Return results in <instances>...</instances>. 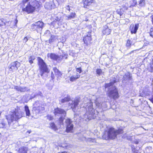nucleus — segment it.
Returning a JSON list of instances; mask_svg holds the SVG:
<instances>
[{
	"instance_id": "obj_32",
	"label": "nucleus",
	"mask_w": 153,
	"mask_h": 153,
	"mask_svg": "<svg viewBox=\"0 0 153 153\" xmlns=\"http://www.w3.org/2000/svg\"><path fill=\"white\" fill-rule=\"evenodd\" d=\"M50 127L54 131L57 130V128L56 125L53 123H51L50 124Z\"/></svg>"
},
{
	"instance_id": "obj_61",
	"label": "nucleus",
	"mask_w": 153,
	"mask_h": 153,
	"mask_svg": "<svg viewBox=\"0 0 153 153\" xmlns=\"http://www.w3.org/2000/svg\"><path fill=\"white\" fill-rule=\"evenodd\" d=\"M1 135V133H0V135Z\"/></svg>"
},
{
	"instance_id": "obj_17",
	"label": "nucleus",
	"mask_w": 153,
	"mask_h": 153,
	"mask_svg": "<svg viewBox=\"0 0 153 153\" xmlns=\"http://www.w3.org/2000/svg\"><path fill=\"white\" fill-rule=\"evenodd\" d=\"M91 40V33H88V34L84 38V42L85 44L87 45L88 43H89Z\"/></svg>"
},
{
	"instance_id": "obj_13",
	"label": "nucleus",
	"mask_w": 153,
	"mask_h": 153,
	"mask_svg": "<svg viewBox=\"0 0 153 153\" xmlns=\"http://www.w3.org/2000/svg\"><path fill=\"white\" fill-rule=\"evenodd\" d=\"M54 113L56 116H59L62 115L64 116V117H65L66 114V111L65 110L59 108L54 109Z\"/></svg>"
},
{
	"instance_id": "obj_11",
	"label": "nucleus",
	"mask_w": 153,
	"mask_h": 153,
	"mask_svg": "<svg viewBox=\"0 0 153 153\" xmlns=\"http://www.w3.org/2000/svg\"><path fill=\"white\" fill-rule=\"evenodd\" d=\"M33 110L36 111V113L39 114L44 110V108L40 105L38 101H36L33 105Z\"/></svg>"
},
{
	"instance_id": "obj_29",
	"label": "nucleus",
	"mask_w": 153,
	"mask_h": 153,
	"mask_svg": "<svg viewBox=\"0 0 153 153\" xmlns=\"http://www.w3.org/2000/svg\"><path fill=\"white\" fill-rule=\"evenodd\" d=\"M62 13H58L56 15L54 16V18L57 21H60L61 18V16L62 15Z\"/></svg>"
},
{
	"instance_id": "obj_53",
	"label": "nucleus",
	"mask_w": 153,
	"mask_h": 153,
	"mask_svg": "<svg viewBox=\"0 0 153 153\" xmlns=\"http://www.w3.org/2000/svg\"><path fill=\"white\" fill-rule=\"evenodd\" d=\"M5 23H7V25H8V24H9V25H10V24H11V22H10V21H7V22H6V21H5Z\"/></svg>"
},
{
	"instance_id": "obj_7",
	"label": "nucleus",
	"mask_w": 153,
	"mask_h": 153,
	"mask_svg": "<svg viewBox=\"0 0 153 153\" xmlns=\"http://www.w3.org/2000/svg\"><path fill=\"white\" fill-rule=\"evenodd\" d=\"M44 24L43 22L39 21L31 25V29L33 30H36L37 32L39 33L42 29Z\"/></svg>"
},
{
	"instance_id": "obj_21",
	"label": "nucleus",
	"mask_w": 153,
	"mask_h": 153,
	"mask_svg": "<svg viewBox=\"0 0 153 153\" xmlns=\"http://www.w3.org/2000/svg\"><path fill=\"white\" fill-rule=\"evenodd\" d=\"M111 31V30L108 28V26L106 25L103 27L102 33L104 35H108L110 34Z\"/></svg>"
},
{
	"instance_id": "obj_38",
	"label": "nucleus",
	"mask_w": 153,
	"mask_h": 153,
	"mask_svg": "<svg viewBox=\"0 0 153 153\" xmlns=\"http://www.w3.org/2000/svg\"><path fill=\"white\" fill-rule=\"evenodd\" d=\"M30 38L29 36H27L25 37L23 39V42H26Z\"/></svg>"
},
{
	"instance_id": "obj_26",
	"label": "nucleus",
	"mask_w": 153,
	"mask_h": 153,
	"mask_svg": "<svg viewBox=\"0 0 153 153\" xmlns=\"http://www.w3.org/2000/svg\"><path fill=\"white\" fill-rule=\"evenodd\" d=\"M27 148L24 146L20 147L19 149V153H27Z\"/></svg>"
},
{
	"instance_id": "obj_5",
	"label": "nucleus",
	"mask_w": 153,
	"mask_h": 153,
	"mask_svg": "<svg viewBox=\"0 0 153 153\" xmlns=\"http://www.w3.org/2000/svg\"><path fill=\"white\" fill-rule=\"evenodd\" d=\"M39 3L36 0L33 1H30L25 8H22V11L28 13L33 12L36 8H38L39 6Z\"/></svg>"
},
{
	"instance_id": "obj_37",
	"label": "nucleus",
	"mask_w": 153,
	"mask_h": 153,
	"mask_svg": "<svg viewBox=\"0 0 153 153\" xmlns=\"http://www.w3.org/2000/svg\"><path fill=\"white\" fill-rule=\"evenodd\" d=\"M137 4V1L136 0H133L130 7H134Z\"/></svg>"
},
{
	"instance_id": "obj_48",
	"label": "nucleus",
	"mask_w": 153,
	"mask_h": 153,
	"mask_svg": "<svg viewBox=\"0 0 153 153\" xmlns=\"http://www.w3.org/2000/svg\"><path fill=\"white\" fill-rule=\"evenodd\" d=\"M29 0H23L22 1V3L25 5V4Z\"/></svg>"
},
{
	"instance_id": "obj_16",
	"label": "nucleus",
	"mask_w": 153,
	"mask_h": 153,
	"mask_svg": "<svg viewBox=\"0 0 153 153\" xmlns=\"http://www.w3.org/2000/svg\"><path fill=\"white\" fill-rule=\"evenodd\" d=\"M139 27V24H136L134 26V24L130 25L129 30L132 34L136 33Z\"/></svg>"
},
{
	"instance_id": "obj_60",
	"label": "nucleus",
	"mask_w": 153,
	"mask_h": 153,
	"mask_svg": "<svg viewBox=\"0 0 153 153\" xmlns=\"http://www.w3.org/2000/svg\"><path fill=\"white\" fill-rule=\"evenodd\" d=\"M86 21H88V20H85Z\"/></svg>"
},
{
	"instance_id": "obj_20",
	"label": "nucleus",
	"mask_w": 153,
	"mask_h": 153,
	"mask_svg": "<svg viewBox=\"0 0 153 153\" xmlns=\"http://www.w3.org/2000/svg\"><path fill=\"white\" fill-rule=\"evenodd\" d=\"M54 6V4L52 1L46 3L45 5V8L47 9H51L53 8Z\"/></svg>"
},
{
	"instance_id": "obj_47",
	"label": "nucleus",
	"mask_w": 153,
	"mask_h": 153,
	"mask_svg": "<svg viewBox=\"0 0 153 153\" xmlns=\"http://www.w3.org/2000/svg\"><path fill=\"white\" fill-rule=\"evenodd\" d=\"M132 151L134 153H138V150H136L135 148H132Z\"/></svg>"
},
{
	"instance_id": "obj_2",
	"label": "nucleus",
	"mask_w": 153,
	"mask_h": 153,
	"mask_svg": "<svg viewBox=\"0 0 153 153\" xmlns=\"http://www.w3.org/2000/svg\"><path fill=\"white\" fill-rule=\"evenodd\" d=\"M83 102L84 104V105L83 106L85 107L87 111L86 113L84 115L83 118L86 120H90L95 119L99 113V112L97 110L95 111L93 108V103L91 100L88 99L87 97H85L84 99Z\"/></svg>"
},
{
	"instance_id": "obj_39",
	"label": "nucleus",
	"mask_w": 153,
	"mask_h": 153,
	"mask_svg": "<svg viewBox=\"0 0 153 153\" xmlns=\"http://www.w3.org/2000/svg\"><path fill=\"white\" fill-rule=\"evenodd\" d=\"M145 0H140L139 2V4L141 6H143L145 5Z\"/></svg>"
},
{
	"instance_id": "obj_45",
	"label": "nucleus",
	"mask_w": 153,
	"mask_h": 153,
	"mask_svg": "<svg viewBox=\"0 0 153 153\" xmlns=\"http://www.w3.org/2000/svg\"><path fill=\"white\" fill-rule=\"evenodd\" d=\"M76 71L79 73H81L82 70L81 68H76Z\"/></svg>"
},
{
	"instance_id": "obj_42",
	"label": "nucleus",
	"mask_w": 153,
	"mask_h": 153,
	"mask_svg": "<svg viewBox=\"0 0 153 153\" xmlns=\"http://www.w3.org/2000/svg\"><path fill=\"white\" fill-rule=\"evenodd\" d=\"M121 9H118L117 11V14L120 15V16H121L123 14L122 12L121 11Z\"/></svg>"
},
{
	"instance_id": "obj_50",
	"label": "nucleus",
	"mask_w": 153,
	"mask_h": 153,
	"mask_svg": "<svg viewBox=\"0 0 153 153\" xmlns=\"http://www.w3.org/2000/svg\"><path fill=\"white\" fill-rule=\"evenodd\" d=\"M72 70V68H68V73H69Z\"/></svg>"
},
{
	"instance_id": "obj_25",
	"label": "nucleus",
	"mask_w": 153,
	"mask_h": 153,
	"mask_svg": "<svg viewBox=\"0 0 153 153\" xmlns=\"http://www.w3.org/2000/svg\"><path fill=\"white\" fill-rule=\"evenodd\" d=\"M58 36L54 35H51V37L49 40V42L51 43L52 42L56 41L58 40Z\"/></svg>"
},
{
	"instance_id": "obj_6",
	"label": "nucleus",
	"mask_w": 153,
	"mask_h": 153,
	"mask_svg": "<svg viewBox=\"0 0 153 153\" xmlns=\"http://www.w3.org/2000/svg\"><path fill=\"white\" fill-rule=\"evenodd\" d=\"M37 59L38 62V65L40 70V74L42 76L44 73L48 72L49 71L46 64L43 59L39 57H38Z\"/></svg>"
},
{
	"instance_id": "obj_27",
	"label": "nucleus",
	"mask_w": 153,
	"mask_h": 153,
	"mask_svg": "<svg viewBox=\"0 0 153 153\" xmlns=\"http://www.w3.org/2000/svg\"><path fill=\"white\" fill-rule=\"evenodd\" d=\"M53 71L55 73V74L58 77L61 76L62 75L61 73L59 71L58 69H57L56 67L53 68Z\"/></svg>"
},
{
	"instance_id": "obj_35",
	"label": "nucleus",
	"mask_w": 153,
	"mask_h": 153,
	"mask_svg": "<svg viewBox=\"0 0 153 153\" xmlns=\"http://www.w3.org/2000/svg\"><path fill=\"white\" fill-rule=\"evenodd\" d=\"M45 35L47 36H50L51 35L50 31L49 30H47L45 32Z\"/></svg>"
},
{
	"instance_id": "obj_55",
	"label": "nucleus",
	"mask_w": 153,
	"mask_h": 153,
	"mask_svg": "<svg viewBox=\"0 0 153 153\" xmlns=\"http://www.w3.org/2000/svg\"><path fill=\"white\" fill-rule=\"evenodd\" d=\"M151 19H152V23H153V15H152L151 16Z\"/></svg>"
},
{
	"instance_id": "obj_57",
	"label": "nucleus",
	"mask_w": 153,
	"mask_h": 153,
	"mask_svg": "<svg viewBox=\"0 0 153 153\" xmlns=\"http://www.w3.org/2000/svg\"><path fill=\"white\" fill-rule=\"evenodd\" d=\"M16 23H17V22H18V21H17V20L16 19Z\"/></svg>"
},
{
	"instance_id": "obj_40",
	"label": "nucleus",
	"mask_w": 153,
	"mask_h": 153,
	"mask_svg": "<svg viewBox=\"0 0 153 153\" xmlns=\"http://www.w3.org/2000/svg\"><path fill=\"white\" fill-rule=\"evenodd\" d=\"M97 74L100 76L102 72V70L100 69H98L96 71Z\"/></svg>"
},
{
	"instance_id": "obj_4",
	"label": "nucleus",
	"mask_w": 153,
	"mask_h": 153,
	"mask_svg": "<svg viewBox=\"0 0 153 153\" xmlns=\"http://www.w3.org/2000/svg\"><path fill=\"white\" fill-rule=\"evenodd\" d=\"M123 132V130L122 129H119L116 130L113 128H110L107 132L106 131L104 133L102 137L105 140L114 139L116 137L117 134L122 133Z\"/></svg>"
},
{
	"instance_id": "obj_31",
	"label": "nucleus",
	"mask_w": 153,
	"mask_h": 153,
	"mask_svg": "<svg viewBox=\"0 0 153 153\" xmlns=\"http://www.w3.org/2000/svg\"><path fill=\"white\" fill-rule=\"evenodd\" d=\"M5 20L3 19H0V25L3 26L4 25L8 27L10 26V25H7V23H5Z\"/></svg>"
},
{
	"instance_id": "obj_43",
	"label": "nucleus",
	"mask_w": 153,
	"mask_h": 153,
	"mask_svg": "<svg viewBox=\"0 0 153 153\" xmlns=\"http://www.w3.org/2000/svg\"><path fill=\"white\" fill-rule=\"evenodd\" d=\"M150 36L153 38V28H151L149 32Z\"/></svg>"
},
{
	"instance_id": "obj_56",
	"label": "nucleus",
	"mask_w": 153,
	"mask_h": 153,
	"mask_svg": "<svg viewBox=\"0 0 153 153\" xmlns=\"http://www.w3.org/2000/svg\"><path fill=\"white\" fill-rule=\"evenodd\" d=\"M41 1H42L43 2H44L45 0H40Z\"/></svg>"
},
{
	"instance_id": "obj_24",
	"label": "nucleus",
	"mask_w": 153,
	"mask_h": 153,
	"mask_svg": "<svg viewBox=\"0 0 153 153\" xmlns=\"http://www.w3.org/2000/svg\"><path fill=\"white\" fill-rule=\"evenodd\" d=\"M76 16V14L75 12H71L70 14L66 16V20H69L73 19Z\"/></svg>"
},
{
	"instance_id": "obj_49",
	"label": "nucleus",
	"mask_w": 153,
	"mask_h": 153,
	"mask_svg": "<svg viewBox=\"0 0 153 153\" xmlns=\"http://www.w3.org/2000/svg\"><path fill=\"white\" fill-rule=\"evenodd\" d=\"M68 55L66 54H64V55L60 56H64L62 58V59L63 58H65V59H66Z\"/></svg>"
},
{
	"instance_id": "obj_44",
	"label": "nucleus",
	"mask_w": 153,
	"mask_h": 153,
	"mask_svg": "<svg viewBox=\"0 0 153 153\" xmlns=\"http://www.w3.org/2000/svg\"><path fill=\"white\" fill-rule=\"evenodd\" d=\"M149 100L153 103V91L152 92V96L149 98Z\"/></svg>"
},
{
	"instance_id": "obj_8",
	"label": "nucleus",
	"mask_w": 153,
	"mask_h": 153,
	"mask_svg": "<svg viewBox=\"0 0 153 153\" xmlns=\"http://www.w3.org/2000/svg\"><path fill=\"white\" fill-rule=\"evenodd\" d=\"M20 65V63L18 61L13 62L8 66L9 70L11 72H15L17 70Z\"/></svg>"
},
{
	"instance_id": "obj_18",
	"label": "nucleus",
	"mask_w": 153,
	"mask_h": 153,
	"mask_svg": "<svg viewBox=\"0 0 153 153\" xmlns=\"http://www.w3.org/2000/svg\"><path fill=\"white\" fill-rule=\"evenodd\" d=\"M100 98H97L96 99L95 101V104L97 107V108L100 109L102 107V105H104L105 104V102H104L102 103L100 101Z\"/></svg>"
},
{
	"instance_id": "obj_19",
	"label": "nucleus",
	"mask_w": 153,
	"mask_h": 153,
	"mask_svg": "<svg viewBox=\"0 0 153 153\" xmlns=\"http://www.w3.org/2000/svg\"><path fill=\"white\" fill-rule=\"evenodd\" d=\"M14 88L17 91L20 92H24L28 90V89L26 87H21L17 86H14Z\"/></svg>"
},
{
	"instance_id": "obj_51",
	"label": "nucleus",
	"mask_w": 153,
	"mask_h": 153,
	"mask_svg": "<svg viewBox=\"0 0 153 153\" xmlns=\"http://www.w3.org/2000/svg\"><path fill=\"white\" fill-rule=\"evenodd\" d=\"M51 77L52 79H54V76L53 74V73L52 72L51 74Z\"/></svg>"
},
{
	"instance_id": "obj_10",
	"label": "nucleus",
	"mask_w": 153,
	"mask_h": 153,
	"mask_svg": "<svg viewBox=\"0 0 153 153\" xmlns=\"http://www.w3.org/2000/svg\"><path fill=\"white\" fill-rule=\"evenodd\" d=\"M77 136L79 140H86L87 142L90 143L92 144H93V143L96 142V140L95 139H92L89 138L87 139L81 133L78 134Z\"/></svg>"
},
{
	"instance_id": "obj_52",
	"label": "nucleus",
	"mask_w": 153,
	"mask_h": 153,
	"mask_svg": "<svg viewBox=\"0 0 153 153\" xmlns=\"http://www.w3.org/2000/svg\"><path fill=\"white\" fill-rule=\"evenodd\" d=\"M139 142L137 140H135L134 141V143L136 144H137Z\"/></svg>"
},
{
	"instance_id": "obj_36",
	"label": "nucleus",
	"mask_w": 153,
	"mask_h": 153,
	"mask_svg": "<svg viewBox=\"0 0 153 153\" xmlns=\"http://www.w3.org/2000/svg\"><path fill=\"white\" fill-rule=\"evenodd\" d=\"M65 117H64V116L62 115L59 118V122L61 124L62 123L63 121L65 119Z\"/></svg>"
},
{
	"instance_id": "obj_14",
	"label": "nucleus",
	"mask_w": 153,
	"mask_h": 153,
	"mask_svg": "<svg viewBox=\"0 0 153 153\" xmlns=\"http://www.w3.org/2000/svg\"><path fill=\"white\" fill-rule=\"evenodd\" d=\"M80 100V99L79 98H76L74 101H72L71 103L70 102L69 103V106H71V108H72V109L74 111V109L76 108L78 105Z\"/></svg>"
},
{
	"instance_id": "obj_12",
	"label": "nucleus",
	"mask_w": 153,
	"mask_h": 153,
	"mask_svg": "<svg viewBox=\"0 0 153 153\" xmlns=\"http://www.w3.org/2000/svg\"><path fill=\"white\" fill-rule=\"evenodd\" d=\"M132 81L131 75L129 72L125 73L123 76V82L125 83L131 82Z\"/></svg>"
},
{
	"instance_id": "obj_30",
	"label": "nucleus",
	"mask_w": 153,
	"mask_h": 153,
	"mask_svg": "<svg viewBox=\"0 0 153 153\" xmlns=\"http://www.w3.org/2000/svg\"><path fill=\"white\" fill-rule=\"evenodd\" d=\"M70 100L69 97H65L64 98L62 99L61 101H60V104L64 103L69 101Z\"/></svg>"
},
{
	"instance_id": "obj_28",
	"label": "nucleus",
	"mask_w": 153,
	"mask_h": 153,
	"mask_svg": "<svg viewBox=\"0 0 153 153\" xmlns=\"http://www.w3.org/2000/svg\"><path fill=\"white\" fill-rule=\"evenodd\" d=\"M25 112L26 116L29 117L30 115V113L28 107L26 105L25 106Z\"/></svg>"
},
{
	"instance_id": "obj_1",
	"label": "nucleus",
	"mask_w": 153,
	"mask_h": 153,
	"mask_svg": "<svg viewBox=\"0 0 153 153\" xmlns=\"http://www.w3.org/2000/svg\"><path fill=\"white\" fill-rule=\"evenodd\" d=\"M24 114L21 110L16 109L15 111L10 112L9 115L7 116L6 118L8 121V125L5 126V124L2 123L1 124L2 126H0L1 127L4 128L7 130H11L14 128L13 126L14 125L13 121H16L23 116Z\"/></svg>"
},
{
	"instance_id": "obj_54",
	"label": "nucleus",
	"mask_w": 153,
	"mask_h": 153,
	"mask_svg": "<svg viewBox=\"0 0 153 153\" xmlns=\"http://www.w3.org/2000/svg\"><path fill=\"white\" fill-rule=\"evenodd\" d=\"M31 132V130H29L27 131L26 133H28V134H29Z\"/></svg>"
},
{
	"instance_id": "obj_41",
	"label": "nucleus",
	"mask_w": 153,
	"mask_h": 153,
	"mask_svg": "<svg viewBox=\"0 0 153 153\" xmlns=\"http://www.w3.org/2000/svg\"><path fill=\"white\" fill-rule=\"evenodd\" d=\"M47 119L50 120H52L53 119V117L50 115H48L47 116Z\"/></svg>"
},
{
	"instance_id": "obj_3",
	"label": "nucleus",
	"mask_w": 153,
	"mask_h": 153,
	"mask_svg": "<svg viewBox=\"0 0 153 153\" xmlns=\"http://www.w3.org/2000/svg\"><path fill=\"white\" fill-rule=\"evenodd\" d=\"M117 81V80L116 79L109 83L106 84L105 85V88H108L109 89L108 91V96L110 98H113L114 99L119 97L118 92L117 89L115 86H113V84Z\"/></svg>"
},
{
	"instance_id": "obj_15",
	"label": "nucleus",
	"mask_w": 153,
	"mask_h": 153,
	"mask_svg": "<svg viewBox=\"0 0 153 153\" xmlns=\"http://www.w3.org/2000/svg\"><path fill=\"white\" fill-rule=\"evenodd\" d=\"M47 56L48 57H50L51 59L54 60H58L59 61L62 60V58L64 56H59L53 53H48L47 54Z\"/></svg>"
},
{
	"instance_id": "obj_58",
	"label": "nucleus",
	"mask_w": 153,
	"mask_h": 153,
	"mask_svg": "<svg viewBox=\"0 0 153 153\" xmlns=\"http://www.w3.org/2000/svg\"><path fill=\"white\" fill-rule=\"evenodd\" d=\"M152 64H153V59H152Z\"/></svg>"
},
{
	"instance_id": "obj_59",
	"label": "nucleus",
	"mask_w": 153,
	"mask_h": 153,
	"mask_svg": "<svg viewBox=\"0 0 153 153\" xmlns=\"http://www.w3.org/2000/svg\"><path fill=\"white\" fill-rule=\"evenodd\" d=\"M61 147H64L63 146H62V145L61 146Z\"/></svg>"
},
{
	"instance_id": "obj_46",
	"label": "nucleus",
	"mask_w": 153,
	"mask_h": 153,
	"mask_svg": "<svg viewBox=\"0 0 153 153\" xmlns=\"http://www.w3.org/2000/svg\"><path fill=\"white\" fill-rule=\"evenodd\" d=\"M70 6L69 5H66L65 7L66 9L68 10L69 12L70 11Z\"/></svg>"
},
{
	"instance_id": "obj_34",
	"label": "nucleus",
	"mask_w": 153,
	"mask_h": 153,
	"mask_svg": "<svg viewBox=\"0 0 153 153\" xmlns=\"http://www.w3.org/2000/svg\"><path fill=\"white\" fill-rule=\"evenodd\" d=\"M134 44V43H133L132 42V41L130 40H128L127 41L126 46L127 47H130L132 44Z\"/></svg>"
},
{
	"instance_id": "obj_33",
	"label": "nucleus",
	"mask_w": 153,
	"mask_h": 153,
	"mask_svg": "<svg viewBox=\"0 0 153 153\" xmlns=\"http://www.w3.org/2000/svg\"><path fill=\"white\" fill-rule=\"evenodd\" d=\"M35 59V56H30L28 59L29 62L30 64H32L33 63V61Z\"/></svg>"
},
{
	"instance_id": "obj_22",
	"label": "nucleus",
	"mask_w": 153,
	"mask_h": 153,
	"mask_svg": "<svg viewBox=\"0 0 153 153\" xmlns=\"http://www.w3.org/2000/svg\"><path fill=\"white\" fill-rule=\"evenodd\" d=\"M80 75L78 73H76L75 75L69 76L70 81L73 82L75 81L80 77Z\"/></svg>"
},
{
	"instance_id": "obj_23",
	"label": "nucleus",
	"mask_w": 153,
	"mask_h": 153,
	"mask_svg": "<svg viewBox=\"0 0 153 153\" xmlns=\"http://www.w3.org/2000/svg\"><path fill=\"white\" fill-rule=\"evenodd\" d=\"M83 1L85 7L89 6L92 3H95V1L94 0H83Z\"/></svg>"
},
{
	"instance_id": "obj_9",
	"label": "nucleus",
	"mask_w": 153,
	"mask_h": 153,
	"mask_svg": "<svg viewBox=\"0 0 153 153\" xmlns=\"http://www.w3.org/2000/svg\"><path fill=\"white\" fill-rule=\"evenodd\" d=\"M66 131L67 132H71L73 129L74 126L72 124V121L70 119L65 120Z\"/></svg>"
}]
</instances>
